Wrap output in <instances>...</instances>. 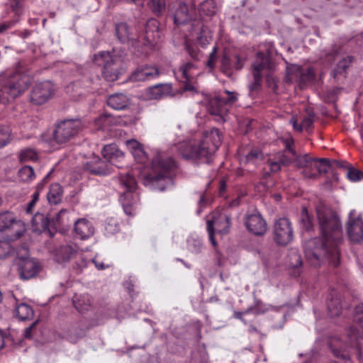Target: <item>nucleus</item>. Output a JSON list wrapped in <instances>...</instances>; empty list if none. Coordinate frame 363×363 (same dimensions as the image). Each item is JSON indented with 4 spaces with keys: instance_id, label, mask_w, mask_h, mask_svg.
Returning a JSON list of instances; mask_svg holds the SVG:
<instances>
[{
    "instance_id": "5701e85b",
    "label": "nucleus",
    "mask_w": 363,
    "mask_h": 363,
    "mask_svg": "<svg viewBox=\"0 0 363 363\" xmlns=\"http://www.w3.org/2000/svg\"><path fill=\"white\" fill-rule=\"evenodd\" d=\"M33 228L34 230L40 232L48 231L52 235V220L48 217L40 213H36L32 218Z\"/></svg>"
},
{
    "instance_id": "2f4dec72",
    "label": "nucleus",
    "mask_w": 363,
    "mask_h": 363,
    "mask_svg": "<svg viewBox=\"0 0 363 363\" xmlns=\"http://www.w3.org/2000/svg\"><path fill=\"white\" fill-rule=\"evenodd\" d=\"M307 115L303 118L301 124L298 123V120L296 118L293 117L291 119V123H292L294 130L300 132L303 129L308 130L311 127L314 121L315 114L311 111L307 110Z\"/></svg>"
},
{
    "instance_id": "ea45409f",
    "label": "nucleus",
    "mask_w": 363,
    "mask_h": 363,
    "mask_svg": "<svg viewBox=\"0 0 363 363\" xmlns=\"http://www.w3.org/2000/svg\"><path fill=\"white\" fill-rule=\"evenodd\" d=\"M167 0H150L149 7L156 16H162L167 9Z\"/></svg>"
},
{
    "instance_id": "f704fd0d",
    "label": "nucleus",
    "mask_w": 363,
    "mask_h": 363,
    "mask_svg": "<svg viewBox=\"0 0 363 363\" xmlns=\"http://www.w3.org/2000/svg\"><path fill=\"white\" fill-rule=\"evenodd\" d=\"M15 315L21 320H28L33 318L34 311L29 305L21 303L16 306Z\"/></svg>"
},
{
    "instance_id": "0eeeda50",
    "label": "nucleus",
    "mask_w": 363,
    "mask_h": 363,
    "mask_svg": "<svg viewBox=\"0 0 363 363\" xmlns=\"http://www.w3.org/2000/svg\"><path fill=\"white\" fill-rule=\"evenodd\" d=\"M224 96H216L209 101V113L215 116L218 122H225L228 111V106L233 104L236 99L235 92H223Z\"/></svg>"
},
{
    "instance_id": "f8f14e48",
    "label": "nucleus",
    "mask_w": 363,
    "mask_h": 363,
    "mask_svg": "<svg viewBox=\"0 0 363 363\" xmlns=\"http://www.w3.org/2000/svg\"><path fill=\"white\" fill-rule=\"evenodd\" d=\"M230 226V218L225 214H219L218 216H213L211 220L207 221V230L209 240L213 246L216 245L214 238L215 230L219 233L225 234L228 232Z\"/></svg>"
},
{
    "instance_id": "39448f33",
    "label": "nucleus",
    "mask_w": 363,
    "mask_h": 363,
    "mask_svg": "<svg viewBox=\"0 0 363 363\" xmlns=\"http://www.w3.org/2000/svg\"><path fill=\"white\" fill-rule=\"evenodd\" d=\"M82 127V123L79 120H65L59 123L51 136L48 139H44L42 135L43 140L48 143L51 147H55L57 145H60L66 143L75 136Z\"/></svg>"
},
{
    "instance_id": "c03bdc74",
    "label": "nucleus",
    "mask_w": 363,
    "mask_h": 363,
    "mask_svg": "<svg viewBox=\"0 0 363 363\" xmlns=\"http://www.w3.org/2000/svg\"><path fill=\"white\" fill-rule=\"evenodd\" d=\"M18 175L20 179L25 182H29L35 177L33 169L30 166H24L20 169Z\"/></svg>"
},
{
    "instance_id": "3c124183",
    "label": "nucleus",
    "mask_w": 363,
    "mask_h": 363,
    "mask_svg": "<svg viewBox=\"0 0 363 363\" xmlns=\"http://www.w3.org/2000/svg\"><path fill=\"white\" fill-rule=\"evenodd\" d=\"M13 252L11 245L6 241L0 242V259L8 257Z\"/></svg>"
},
{
    "instance_id": "0e129e2a",
    "label": "nucleus",
    "mask_w": 363,
    "mask_h": 363,
    "mask_svg": "<svg viewBox=\"0 0 363 363\" xmlns=\"http://www.w3.org/2000/svg\"><path fill=\"white\" fill-rule=\"evenodd\" d=\"M308 172L303 176L305 178L315 179L318 177L317 169H315V166L312 165Z\"/></svg>"
},
{
    "instance_id": "864d4df0",
    "label": "nucleus",
    "mask_w": 363,
    "mask_h": 363,
    "mask_svg": "<svg viewBox=\"0 0 363 363\" xmlns=\"http://www.w3.org/2000/svg\"><path fill=\"white\" fill-rule=\"evenodd\" d=\"M252 75H253L254 81L249 86L250 91H255L256 89H259L260 86H261V83L262 82V74L252 72Z\"/></svg>"
},
{
    "instance_id": "603ef678",
    "label": "nucleus",
    "mask_w": 363,
    "mask_h": 363,
    "mask_svg": "<svg viewBox=\"0 0 363 363\" xmlns=\"http://www.w3.org/2000/svg\"><path fill=\"white\" fill-rule=\"evenodd\" d=\"M347 178L352 182H358L363 178V172L353 167H350L347 173Z\"/></svg>"
},
{
    "instance_id": "a878e982",
    "label": "nucleus",
    "mask_w": 363,
    "mask_h": 363,
    "mask_svg": "<svg viewBox=\"0 0 363 363\" xmlns=\"http://www.w3.org/2000/svg\"><path fill=\"white\" fill-rule=\"evenodd\" d=\"M74 233L80 239L84 240L94 234V228L87 220L79 219L74 223Z\"/></svg>"
},
{
    "instance_id": "680f3d73",
    "label": "nucleus",
    "mask_w": 363,
    "mask_h": 363,
    "mask_svg": "<svg viewBox=\"0 0 363 363\" xmlns=\"http://www.w3.org/2000/svg\"><path fill=\"white\" fill-rule=\"evenodd\" d=\"M126 145L131 153L141 147L140 144L135 140H127Z\"/></svg>"
},
{
    "instance_id": "a18cd8bd",
    "label": "nucleus",
    "mask_w": 363,
    "mask_h": 363,
    "mask_svg": "<svg viewBox=\"0 0 363 363\" xmlns=\"http://www.w3.org/2000/svg\"><path fill=\"white\" fill-rule=\"evenodd\" d=\"M259 301H257V304H256L255 306L249 308H247V310H245L243 312L235 311L234 312V317L235 318L241 320L245 324H246V320L242 318V315H243L247 314L250 312H253L255 314H259V313H264L267 311V308L261 310L259 308Z\"/></svg>"
},
{
    "instance_id": "bf43d9fd",
    "label": "nucleus",
    "mask_w": 363,
    "mask_h": 363,
    "mask_svg": "<svg viewBox=\"0 0 363 363\" xmlns=\"http://www.w3.org/2000/svg\"><path fill=\"white\" fill-rule=\"evenodd\" d=\"M186 50L189 53V55L196 60H199L201 57V53L194 46L187 45H186Z\"/></svg>"
},
{
    "instance_id": "20e7f679",
    "label": "nucleus",
    "mask_w": 363,
    "mask_h": 363,
    "mask_svg": "<svg viewBox=\"0 0 363 363\" xmlns=\"http://www.w3.org/2000/svg\"><path fill=\"white\" fill-rule=\"evenodd\" d=\"M94 61L102 66V76L108 82L116 81L126 70L125 56L116 53V51L96 54Z\"/></svg>"
},
{
    "instance_id": "e433bc0d",
    "label": "nucleus",
    "mask_w": 363,
    "mask_h": 363,
    "mask_svg": "<svg viewBox=\"0 0 363 363\" xmlns=\"http://www.w3.org/2000/svg\"><path fill=\"white\" fill-rule=\"evenodd\" d=\"M102 155L105 159L111 161L123 156V153L118 149L116 144H110L104 146Z\"/></svg>"
},
{
    "instance_id": "423d86ee",
    "label": "nucleus",
    "mask_w": 363,
    "mask_h": 363,
    "mask_svg": "<svg viewBox=\"0 0 363 363\" xmlns=\"http://www.w3.org/2000/svg\"><path fill=\"white\" fill-rule=\"evenodd\" d=\"M120 184L124 192L121 193L120 201L125 213L128 216H134L138 208V195L135 192L136 182L130 174L121 175Z\"/></svg>"
},
{
    "instance_id": "c756f323",
    "label": "nucleus",
    "mask_w": 363,
    "mask_h": 363,
    "mask_svg": "<svg viewBox=\"0 0 363 363\" xmlns=\"http://www.w3.org/2000/svg\"><path fill=\"white\" fill-rule=\"evenodd\" d=\"M128 99L122 92H116L111 95L107 100L109 106L116 110L125 108L128 105Z\"/></svg>"
},
{
    "instance_id": "c9c22d12",
    "label": "nucleus",
    "mask_w": 363,
    "mask_h": 363,
    "mask_svg": "<svg viewBox=\"0 0 363 363\" xmlns=\"http://www.w3.org/2000/svg\"><path fill=\"white\" fill-rule=\"evenodd\" d=\"M62 189L58 184L51 185L47 195V199L50 204H58L62 201Z\"/></svg>"
},
{
    "instance_id": "774afa93",
    "label": "nucleus",
    "mask_w": 363,
    "mask_h": 363,
    "mask_svg": "<svg viewBox=\"0 0 363 363\" xmlns=\"http://www.w3.org/2000/svg\"><path fill=\"white\" fill-rule=\"evenodd\" d=\"M196 43L203 48L208 43V38L203 35L201 32L196 38Z\"/></svg>"
},
{
    "instance_id": "aec40b11",
    "label": "nucleus",
    "mask_w": 363,
    "mask_h": 363,
    "mask_svg": "<svg viewBox=\"0 0 363 363\" xmlns=\"http://www.w3.org/2000/svg\"><path fill=\"white\" fill-rule=\"evenodd\" d=\"M195 8H189L184 2H180L177 9L174 21L177 25L186 23L195 18Z\"/></svg>"
},
{
    "instance_id": "4c0bfd02",
    "label": "nucleus",
    "mask_w": 363,
    "mask_h": 363,
    "mask_svg": "<svg viewBox=\"0 0 363 363\" xmlns=\"http://www.w3.org/2000/svg\"><path fill=\"white\" fill-rule=\"evenodd\" d=\"M18 159L21 162H34L38 159V152L34 148L26 147L19 151Z\"/></svg>"
},
{
    "instance_id": "c85d7f7f",
    "label": "nucleus",
    "mask_w": 363,
    "mask_h": 363,
    "mask_svg": "<svg viewBox=\"0 0 363 363\" xmlns=\"http://www.w3.org/2000/svg\"><path fill=\"white\" fill-rule=\"evenodd\" d=\"M159 75V71L156 67H144L136 70L130 77L129 80L131 82H140L148 79L151 77Z\"/></svg>"
},
{
    "instance_id": "13d9d810",
    "label": "nucleus",
    "mask_w": 363,
    "mask_h": 363,
    "mask_svg": "<svg viewBox=\"0 0 363 363\" xmlns=\"http://www.w3.org/2000/svg\"><path fill=\"white\" fill-rule=\"evenodd\" d=\"M216 52L217 48L214 47L212 52L209 55L208 60L206 62L207 67H208L211 69H213L215 67L216 61Z\"/></svg>"
},
{
    "instance_id": "6ab92c4d",
    "label": "nucleus",
    "mask_w": 363,
    "mask_h": 363,
    "mask_svg": "<svg viewBox=\"0 0 363 363\" xmlns=\"http://www.w3.org/2000/svg\"><path fill=\"white\" fill-rule=\"evenodd\" d=\"M78 252V248L75 245H63L56 249L55 259L58 263H65L76 257Z\"/></svg>"
},
{
    "instance_id": "f257e3e1",
    "label": "nucleus",
    "mask_w": 363,
    "mask_h": 363,
    "mask_svg": "<svg viewBox=\"0 0 363 363\" xmlns=\"http://www.w3.org/2000/svg\"><path fill=\"white\" fill-rule=\"evenodd\" d=\"M316 213L322 237L306 242V258L313 266L320 265L327 258L336 267L340 257L338 246L342 241L340 219L333 211L324 206H318Z\"/></svg>"
},
{
    "instance_id": "338daca9",
    "label": "nucleus",
    "mask_w": 363,
    "mask_h": 363,
    "mask_svg": "<svg viewBox=\"0 0 363 363\" xmlns=\"http://www.w3.org/2000/svg\"><path fill=\"white\" fill-rule=\"evenodd\" d=\"M38 320L33 322L29 327L26 328L24 331V335L26 338H30L32 337V331L35 328Z\"/></svg>"
},
{
    "instance_id": "6e6552de",
    "label": "nucleus",
    "mask_w": 363,
    "mask_h": 363,
    "mask_svg": "<svg viewBox=\"0 0 363 363\" xmlns=\"http://www.w3.org/2000/svg\"><path fill=\"white\" fill-rule=\"evenodd\" d=\"M294 238V230L291 223L286 218H279L274 221L273 226V239L281 246L290 243Z\"/></svg>"
},
{
    "instance_id": "09e8293b",
    "label": "nucleus",
    "mask_w": 363,
    "mask_h": 363,
    "mask_svg": "<svg viewBox=\"0 0 363 363\" xmlns=\"http://www.w3.org/2000/svg\"><path fill=\"white\" fill-rule=\"evenodd\" d=\"M119 224L116 219L111 218L105 223V230L107 234L113 235L119 231Z\"/></svg>"
},
{
    "instance_id": "cd10ccee",
    "label": "nucleus",
    "mask_w": 363,
    "mask_h": 363,
    "mask_svg": "<svg viewBox=\"0 0 363 363\" xmlns=\"http://www.w3.org/2000/svg\"><path fill=\"white\" fill-rule=\"evenodd\" d=\"M84 168L94 174H106L108 172V164L99 157H94L84 164Z\"/></svg>"
},
{
    "instance_id": "052dcab7",
    "label": "nucleus",
    "mask_w": 363,
    "mask_h": 363,
    "mask_svg": "<svg viewBox=\"0 0 363 363\" xmlns=\"http://www.w3.org/2000/svg\"><path fill=\"white\" fill-rule=\"evenodd\" d=\"M336 92H319V96L323 99L325 102H332L335 99V94Z\"/></svg>"
},
{
    "instance_id": "37998d69",
    "label": "nucleus",
    "mask_w": 363,
    "mask_h": 363,
    "mask_svg": "<svg viewBox=\"0 0 363 363\" xmlns=\"http://www.w3.org/2000/svg\"><path fill=\"white\" fill-rule=\"evenodd\" d=\"M287 262L293 268H297L302 264L301 256L296 249H291L287 256Z\"/></svg>"
},
{
    "instance_id": "69168bd1",
    "label": "nucleus",
    "mask_w": 363,
    "mask_h": 363,
    "mask_svg": "<svg viewBox=\"0 0 363 363\" xmlns=\"http://www.w3.org/2000/svg\"><path fill=\"white\" fill-rule=\"evenodd\" d=\"M23 0H10L11 7L13 11H18L23 6Z\"/></svg>"
},
{
    "instance_id": "2eb2a0df",
    "label": "nucleus",
    "mask_w": 363,
    "mask_h": 363,
    "mask_svg": "<svg viewBox=\"0 0 363 363\" xmlns=\"http://www.w3.org/2000/svg\"><path fill=\"white\" fill-rule=\"evenodd\" d=\"M347 335L352 342L363 337V304L355 307L354 323L347 330Z\"/></svg>"
},
{
    "instance_id": "393cba45",
    "label": "nucleus",
    "mask_w": 363,
    "mask_h": 363,
    "mask_svg": "<svg viewBox=\"0 0 363 363\" xmlns=\"http://www.w3.org/2000/svg\"><path fill=\"white\" fill-rule=\"evenodd\" d=\"M52 220V235L57 230H65L71 224L69 213L67 210L62 209Z\"/></svg>"
},
{
    "instance_id": "49530a36",
    "label": "nucleus",
    "mask_w": 363,
    "mask_h": 363,
    "mask_svg": "<svg viewBox=\"0 0 363 363\" xmlns=\"http://www.w3.org/2000/svg\"><path fill=\"white\" fill-rule=\"evenodd\" d=\"M315 169H317L318 175L320 174H325L328 172L330 167V161L325 158H315Z\"/></svg>"
},
{
    "instance_id": "4d7b16f0",
    "label": "nucleus",
    "mask_w": 363,
    "mask_h": 363,
    "mask_svg": "<svg viewBox=\"0 0 363 363\" xmlns=\"http://www.w3.org/2000/svg\"><path fill=\"white\" fill-rule=\"evenodd\" d=\"M266 81H267L268 88H269L274 91L278 89L277 79L273 74H267Z\"/></svg>"
},
{
    "instance_id": "9d476101",
    "label": "nucleus",
    "mask_w": 363,
    "mask_h": 363,
    "mask_svg": "<svg viewBox=\"0 0 363 363\" xmlns=\"http://www.w3.org/2000/svg\"><path fill=\"white\" fill-rule=\"evenodd\" d=\"M24 62L20 61L17 63L15 67V72L11 74H2L0 75V85L2 88L6 89H10L11 91H23L27 87L23 86L20 83L18 78L23 74H24L26 71L23 69Z\"/></svg>"
},
{
    "instance_id": "9b49d317",
    "label": "nucleus",
    "mask_w": 363,
    "mask_h": 363,
    "mask_svg": "<svg viewBox=\"0 0 363 363\" xmlns=\"http://www.w3.org/2000/svg\"><path fill=\"white\" fill-rule=\"evenodd\" d=\"M347 233L352 242L363 245V221L359 216H355V210L350 212Z\"/></svg>"
},
{
    "instance_id": "de8ad7c7",
    "label": "nucleus",
    "mask_w": 363,
    "mask_h": 363,
    "mask_svg": "<svg viewBox=\"0 0 363 363\" xmlns=\"http://www.w3.org/2000/svg\"><path fill=\"white\" fill-rule=\"evenodd\" d=\"M11 140V130L6 125H0V147L6 146Z\"/></svg>"
},
{
    "instance_id": "412c9836",
    "label": "nucleus",
    "mask_w": 363,
    "mask_h": 363,
    "mask_svg": "<svg viewBox=\"0 0 363 363\" xmlns=\"http://www.w3.org/2000/svg\"><path fill=\"white\" fill-rule=\"evenodd\" d=\"M275 67V63L272 61L270 55L267 53L258 52L256 58L252 65V72L261 74L263 70L272 71Z\"/></svg>"
},
{
    "instance_id": "f03ea898",
    "label": "nucleus",
    "mask_w": 363,
    "mask_h": 363,
    "mask_svg": "<svg viewBox=\"0 0 363 363\" xmlns=\"http://www.w3.org/2000/svg\"><path fill=\"white\" fill-rule=\"evenodd\" d=\"M221 143V135L218 128L205 131L201 139L189 140L179 144L178 151L185 159L205 160L210 157L218 150Z\"/></svg>"
},
{
    "instance_id": "4468645a",
    "label": "nucleus",
    "mask_w": 363,
    "mask_h": 363,
    "mask_svg": "<svg viewBox=\"0 0 363 363\" xmlns=\"http://www.w3.org/2000/svg\"><path fill=\"white\" fill-rule=\"evenodd\" d=\"M17 265L20 277L24 280L35 277L40 270L39 263L30 257L19 258Z\"/></svg>"
},
{
    "instance_id": "b1692460",
    "label": "nucleus",
    "mask_w": 363,
    "mask_h": 363,
    "mask_svg": "<svg viewBox=\"0 0 363 363\" xmlns=\"http://www.w3.org/2000/svg\"><path fill=\"white\" fill-rule=\"evenodd\" d=\"M243 62L240 57L234 55L230 57L226 52H224L221 60V69L225 73H230L233 69L239 70L242 67Z\"/></svg>"
},
{
    "instance_id": "bb28decb",
    "label": "nucleus",
    "mask_w": 363,
    "mask_h": 363,
    "mask_svg": "<svg viewBox=\"0 0 363 363\" xmlns=\"http://www.w3.org/2000/svg\"><path fill=\"white\" fill-rule=\"evenodd\" d=\"M272 172H277L281 169V166H286L291 162V157L287 156L284 152H278L267 161Z\"/></svg>"
},
{
    "instance_id": "4be33fe9",
    "label": "nucleus",
    "mask_w": 363,
    "mask_h": 363,
    "mask_svg": "<svg viewBox=\"0 0 363 363\" xmlns=\"http://www.w3.org/2000/svg\"><path fill=\"white\" fill-rule=\"evenodd\" d=\"M292 77L297 78L301 89H307L308 88V84L312 83L315 79V72L312 68L303 69L297 67L296 72L293 74Z\"/></svg>"
},
{
    "instance_id": "58836bf2",
    "label": "nucleus",
    "mask_w": 363,
    "mask_h": 363,
    "mask_svg": "<svg viewBox=\"0 0 363 363\" xmlns=\"http://www.w3.org/2000/svg\"><path fill=\"white\" fill-rule=\"evenodd\" d=\"M52 97V92H30V101L34 105H42Z\"/></svg>"
},
{
    "instance_id": "8fccbe9b",
    "label": "nucleus",
    "mask_w": 363,
    "mask_h": 363,
    "mask_svg": "<svg viewBox=\"0 0 363 363\" xmlns=\"http://www.w3.org/2000/svg\"><path fill=\"white\" fill-rule=\"evenodd\" d=\"M202 246V242L199 239H190L188 240V249L193 253H199Z\"/></svg>"
},
{
    "instance_id": "5fc2aeb1",
    "label": "nucleus",
    "mask_w": 363,
    "mask_h": 363,
    "mask_svg": "<svg viewBox=\"0 0 363 363\" xmlns=\"http://www.w3.org/2000/svg\"><path fill=\"white\" fill-rule=\"evenodd\" d=\"M131 154L138 162L145 163L147 161V155L142 147L133 152Z\"/></svg>"
},
{
    "instance_id": "ddd939ff",
    "label": "nucleus",
    "mask_w": 363,
    "mask_h": 363,
    "mask_svg": "<svg viewBox=\"0 0 363 363\" xmlns=\"http://www.w3.org/2000/svg\"><path fill=\"white\" fill-rule=\"evenodd\" d=\"M284 143L287 152L293 157V158H291V161L294 162L296 167L303 169L302 174L304 176L305 173H308L311 167L315 164V157H313L308 154L296 155L293 147L294 140L292 138L286 139Z\"/></svg>"
},
{
    "instance_id": "1a4fd4ad",
    "label": "nucleus",
    "mask_w": 363,
    "mask_h": 363,
    "mask_svg": "<svg viewBox=\"0 0 363 363\" xmlns=\"http://www.w3.org/2000/svg\"><path fill=\"white\" fill-rule=\"evenodd\" d=\"M11 231V238L16 240L26 232L23 222L17 220L14 215L9 211L0 213V232Z\"/></svg>"
},
{
    "instance_id": "6e6d98bb",
    "label": "nucleus",
    "mask_w": 363,
    "mask_h": 363,
    "mask_svg": "<svg viewBox=\"0 0 363 363\" xmlns=\"http://www.w3.org/2000/svg\"><path fill=\"white\" fill-rule=\"evenodd\" d=\"M39 194L40 193H39V190H38V187L36 191L32 195V200L28 204V206L26 208V212L28 213H32L33 210L36 203L38 201Z\"/></svg>"
},
{
    "instance_id": "dca6fc26",
    "label": "nucleus",
    "mask_w": 363,
    "mask_h": 363,
    "mask_svg": "<svg viewBox=\"0 0 363 363\" xmlns=\"http://www.w3.org/2000/svg\"><path fill=\"white\" fill-rule=\"evenodd\" d=\"M115 29L118 39L123 43H128L135 45L139 40L136 29L129 26L126 23H116Z\"/></svg>"
},
{
    "instance_id": "7c9ffc66",
    "label": "nucleus",
    "mask_w": 363,
    "mask_h": 363,
    "mask_svg": "<svg viewBox=\"0 0 363 363\" xmlns=\"http://www.w3.org/2000/svg\"><path fill=\"white\" fill-rule=\"evenodd\" d=\"M353 60V57L347 56L337 63V67L331 73L335 80L337 81L340 78H345V71L350 66Z\"/></svg>"
},
{
    "instance_id": "473e14b6",
    "label": "nucleus",
    "mask_w": 363,
    "mask_h": 363,
    "mask_svg": "<svg viewBox=\"0 0 363 363\" xmlns=\"http://www.w3.org/2000/svg\"><path fill=\"white\" fill-rule=\"evenodd\" d=\"M73 303L77 310L80 312L87 311L91 306V296L89 294H75L73 297Z\"/></svg>"
},
{
    "instance_id": "a211bd4d",
    "label": "nucleus",
    "mask_w": 363,
    "mask_h": 363,
    "mask_svg": "<svg viewBox=\"0 0 363 363\" xmlns=\"http://www.w3.org/2000/svg\"><path fill=\"white\" fill-rule=\"evenodd\" d=\"M159 23L157 20L151 18L145 24V33L143 35L144 44L153 46L160 39Z\"/></svg>"
},
{
    "instance_id": "7ed1b4c3",
    "label": "nucleus",
    "mask_w": 363,
    "mask_h": 363,
    "mask_svg": "<svg viewBox=\"0 0 363 363\" xmlns=\"http://www.w3.org/2000/svg\"><path fill=\"white\" fill-rule=\"evenodd\" d=\"M175 168L176 163L172 157L157 155L152 162V172L145 177L144 184L160 191L164 190Z\"/></svg>"
},
{
    "instance_id": "e2e57ef3",
    "label": "nucleus",
    "mask_w": 363,
    "mask_h": 363,
    "mask_svg": "<svg viewBox=\"0 0 363 363\" xmlns=\"http://www.w3.org/2000/svg\"><path fill=\"white\" fill-rule=\"evenodd\" d=\"M172 88V84L169 83H160L150 87L149 89L151 91L153 89H161L162 91H170Z\"/></svg>"
},
{
    "instance_id": "79ce46f5",
    "label": "nucleus",
    "mask_w": 363,
    "mask_h": 363,
    "mask_svg": "<svg viewBox=\"0 0 363 363\" xmlns=\"http://www.w3.org/2000/svg\"><path fill=\"white\" fill-rule=\"evenodd\" d=\"M328 313L331 317L338 316L342 311L341 302L339 298L335 297L327 303Z\"/></svg>"
},
{
    "instance_id": "72a5a7b5",
    "label": "nucleus",
    "mask_w": 363,
    "mask_h": 363,
    "mask_svg": "<svg viewBox=\"0 0 363 363\" xmlns=\"http://www.w3.org/2000/svg\"><path fill=\"white\" fill-rule=\"evenodd\" d=\"M218 10V6L215 0H203L199 5V11L201 15L206 16H214Z\"/></svg>"
},
{
    "instance_id": "f3484780",
    "label": "nucleus",
    "mask_w": 363,
    "mask_h": 363,
    "mask_svg": "<svg viewBox=\"0 0 363 363\" xmlns=\"http://www.w3.org/2000/svg\"><path fill=\"white\" fill-rule=\"evenodd\" d=\"M245 225L250 232L256 235H262L267 230V223L259 214H252L247 216Z\"/></svg>"
},
{
    "instance_id": "a19ab883",
    "label": "nucleus",
    "mask_w": 363,
    "mask_h": 363,
    "mask_svg": "<svg viewBox=\"0 0 363 363\" xmlns=\"http://www.w3.org/2000/svg\"><path fill=\"white\" fill-rule=\"evenodd\" d=\"M263 159L262 152L257 148H253L246 153L242 157L241 161L245 164L252 163L256 164L258 161Z\"/></svg>"
}]
</instances>
